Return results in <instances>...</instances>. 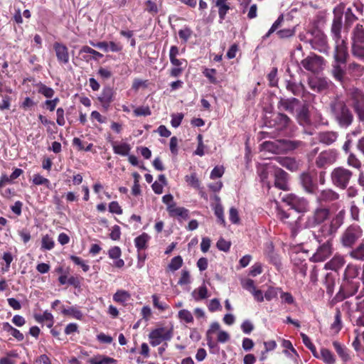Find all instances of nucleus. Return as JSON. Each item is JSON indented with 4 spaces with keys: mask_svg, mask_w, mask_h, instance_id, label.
<instances>
[{
    "mask_svg": "<svg viewBox=\"0 0 364 364\" xmlns=\"http://www.w3.org/2000/svg\"><path fill=\"white\" fill-rule=\"evenodd\" d=\"M153 304L154 307L161 311H164L168 309V305L159 301V298L156 294L152 295Z\"/></svg>",
    "mask_w": 364,
    "mask_h": 364,
    "instance_id": "57",
    "label": "nucleus"
},
{
    "mask_svg": "<svg viewBox=\"0 0 364 364\" xmlns=\"http://www.w3.org/2000/svg\"><path fill=\"white\" fill-rule=\"evenodd\" d=\"M336 139L337 134L335 132H323L319 134L320 141L326 144H331L333 143Z\"/></svg>",
    "mask_w": 364,
    "mask_h": 364,
    "instance_id": "36",
    "label": "nucleus"
},
{
    "mask_svg": "<svg viewBox=\"0 0 364 364\" xmlns=\"http://www.w3.org/2000/svg\"><path fill=\"white\" fill-rule=\"evenodd\" d=\"M191 294L194 300L197 301L206 299L209 296L208 290L205 284L195 289Z\"/></svg>",
    "mask_w": 364,
    "mask_h": 364,
    "instance_id": "29",
    "label": "nucleus"
},
{
    "mask_svg": "<svg viewBox=\"0 0 364 364\" xmlns=\"http://www.w3.org/2000/svg\"><path fill=\"white\" fill-rule=\"evenodd\" d=\"M186 181L191 186L198 188L200 186V182L196 177V173H192L189 176H186Z\"/></svg>",
    "mask_w": 364,
    "mask_h": 364,
    "instance_id": "55",
    "label": "nucleus"
},
{
    "mask_svg": "<svg viewBox=\"0 0 364 364\" xmlns=\"http://www.w3.org/2000/svg\"><path fill=\"white\" fill-rule=\"evenodd\" d=\"M113 99V91L110 87L105 88L100 96L99 97L100 102L104 107H107Z\"/></svg>",
    "mask_w": 364,
    "mask_h": 364,
    "instance_id": "27",
    "label": "nucleus"
},
{
    "mask_svg": "<svg viewBox=\"0 0 364 364\" xmlns=\"http://www.w3.org/2000/svg\"><path fill=\"white\" fill-rule=\"evenodd\" d=\"M213 209H214L215 215L217 216L218 221L221 224L225 225V217H224V213H223V208L222 205L220 204V203H215Z\"/></svg>",
    "mask_w": 364,
    "mask_h": 364,
    "instance_id": "47",
    "label": "nucleus"
},
{
    "mask_svg": "<svg viewBox=\"0 0 364 364\" xmlns=\"http://www.w3.org/2000/svg\"><path fill=\"white\" fill-rule=\"evenodd\" d=\"M321 358L326 364H333L335 358L332 353L326 348L321 350Z\"/></svg>",
    "mask_w": 364,
    "mask_h": 364,
    "instance_id": "42",
    "label": "nucleus"
},
{
    "mask_svg": "<svg viewBox=\"0 0 364 364\" xmlns=\"http://www.w3.org/2000/svg\"><path fill=\"white\" fill-rule=\"evenodd\" d=\"M337 159V154L332 150L321 152L316 159V164L318 167L323 168L334 163Z\"/></svg>",
    "mask_w": 364,
    "mask_h": 364,
    "instance_id": "13",
    "label": "nucleus"
},
{
    "mask_svg": "<svg viewBox=\"0 0 364 364\" xmlns=\"http://www.w3.org/2000/svg\"><path fill=\"white\" fill-rule=\"evenodd\" d=\"M265 149L273 153H282L295 148L294 144L287 140H276L273 141H265L263 143Z\"/></svg>",
    "mask_w": 364,
    "mask_h": 364,
    "instance_id": "6",
    "label": "nucleus"
},
{
    "mask_svg": "<svg viewBox=\"0 0 364 364\" xmlns=\"http://www.w3.org/2000/svg\"><path fill=\"white\" fill-rule=\"evenodd\" d=\"M333 114L341 127H348L353 121V115L343 102L336 101L331 105Z\"/></svg>",
    "mask_w": 364,
    "mask_h": 364,
    "instance_id": "2",
    "label": "nucleus"
},
{
    "mask_svg": "<svg viewBox=\"0 0 364 364\" xmlns=\"http://www.w3.org/2000/svg\"><path fill=\"white\" fill-rule=\"evenodd\" d=\"M112 148L114 153L120 156H129L131 146L125 142H113Z\"/></svg>",
    "mask_w": 364,
    "mask_h": 364,
    "instance_id": "24",
    "label": "nucleus"
},
{
    "mask_svg": "<svg viewBox=\"0 0 364 364\" xmlns=\"http://www.w3.org/2000/svg\"><path fill=\"white\" fill-rule=\"evenodd\" d=\"M135 116H149L151 114V110L149 107H139L134 109Z\"/></svg>",
    "mask_w": 364,
    "mask_h": 364,
    "instance_id": "60",
    "label": "nucleus"
},
{
    "mask_svg": "<svg viewBox=\"0 0 364 364\" xmlns=\"http://www.w3.org/2000/svg\"><path fill=\"white\" fill-rule=\"evenodd\" d=\"M150 240V236L146 233L143 232L139 236L136 237L134 239V244L138 250H144L147 247V243Z\"/></svg>",
    "mask_w": 364,
    "mask_h": 364,
    "instance_id": "31",
    "label": "nucleus"
},
{
    "mask_svg": "<svg viewBox=\"0 0 364 364\" xmlns=\"http://www.w3.org/2000/svg\"><path fill=\"white\" fill-rule=\"evenodd\" d=\"M183 264V259L181 256H176L171 259L168 265V269L171 272H175L180 269Z\"/></svg>",
    "mask_w": 364,
    "mask_h": 364,
    "instance_id": "40",
    "label": "nucleus"
},
{
    "mask_svg": "<svg viewBox=\"0 0 364 364\" xmlns=\"http://www.w3.org/2000/svg\"><path fill=\"white\" fill-rule=\"evenodd\" d=\"M350 255L358 260H364V244L360 245L358 247L350 252Z\"/></svg>",
    "mask_w": 364,
    "mask_h": 364,
    "instance_id": "43",
    "label": "nucleus"
},
{
    "mask_svg": "<svg viewBox=\"0 0 364 364\" xmlns=\"http://www.w3.org/2000/svg\"><path fill=\"white\" fill-rule=\"evenodd\" d=\"M228 0H216L215 6L218 8V15L221 20H223L230 10V7L228 4Z\"/></svg>",
    "mask_w": 364,
    "mask_h": 364,
    "instance_id": "32",
    "label": "nucleus"
},
{
    "mask_svg": "<svg viewBox=\"0 0 364 364\" xmlns=\"http://www.w3.org/2000/svg\"><path fill=\"white\" fill-rule=\"evenodd\" d=\"M272 161L279 164L282 166L291 171L298 168V163L294 159L290 157L277 156L272 159Z\"/></svg>",
    "mask_w": 364,
    "mask_h": 364,
    "instance_id": "20",
    "label": "nucleus"
},
{
    "mask_svg": "<svg viewBox=\"0 0 364 364\" xmlns=\"http://www.w3.org/2000/svg\"><path fill=\"white\" fill-rule=\"evenodd\" d=\"M79 54L85 62H90L92 59L98 60L103 56L102 53L87 46H82Z\"/></svg>",
    "mask_w": 364,
    "mask_h": 364,
    "instance_id": "17",
    "label": "nucleus"
},
{
    "mask_svg": "<svg viewBox=\"0 0 364 364\" xmlns=\"http://www.w3.org/2000/svg\"><path fill=\"white\" fill-rule=\"evenodd\" d=\"M109 210L110 213L117 215L122 213V209L117 201H112L109 204Z\"/></svg>",
    "mask_w": 364,
    "mask_h": 364,
    "instance_id": "63",
    "label": "nucleus"
},
{
    "mask_svg": "<svg viewBox=\"0 0 364 364\" xmlns=\"http://www.w3.org/2000/svg\"><path fill=\"white\" fill-rule=\"evenodd\" d=\"M183 118V114L182 113L173 114L171 115V124L172 127L176 128L179 127L181 124L182 119Z\"/></svg>",
    "mask_w": 364,
    "mask_h": 364,
    "instance_id": "59",
    "label": "nucleus"
},
{
    "mask_svg": "<svg viewBox=\"0 0 364 364\" xmlns=\"http://www.w3.org/2000/svg\"><path fill=\"white\" fill-rule=\"evenodd\" d=\"M345 65L341 63V62L335 61L333 65V75L334 77L338 80L341 81L344 74H345Z\"/></svg>",
    "mask_w": 364,
    "mask_h": 364,
    "instance_id": "33",
    "label": "nucleus"
},
{
    "mask_svg": "<svg viewBox=\"0 0 364 364\" xmlns=\"http://www.w3.org/2000/svg\"><path fill=\"white\" fill-rule=\"evenodd\" d=\"M329 240H326L323 244L320 245L314 254L311 257L313 262H321L325 261L332 255V247Z\"/></svg>",
    "mask_w": 364,
    "mask_h": 364,
    "instance_id": "9",
    "label": "nucleus"
},
{
    "mask_svg": "<svg viewBox=\"0 0 364 364\" xmlns=\"http://www.w3.org/2000/svg\"><path fill=\"white\" fill-rule=\"evenodd\" d=\"M270 166H276L275 163H274L272 161L270 163L262 165L258 168V173H259L261 181L264 184H266L268 188L270 187V183H271L270 178H273V176H274L273 172L267 171V169Z\"/></svg>",
    "mask_w": 364,
    "mask_h": 364,
    "instance_id": "15",
    "label": "nucleus"
},
{
    "mask_svg": "<svg viewBox=\"0 0 364 364\" xmlns=\"http://www.w3.org/2000/svg\"><path fill=\"white\" fill-rule=\"evenodd\" d=\"M345 213L343 210H341L331 220L329 233L332 234L336 232L338 228L342 225L343 222Z\"/></svg>",
    "mask_w": 364,
    "mask_h": 364,
    "instance_id": "28",
    "label": "nucleus"
},
{
    "mask_svg": "<svg viewBox=\"0 0 364 364\" xmlns=\"http://www.w3.org/2000/svg\"><path fill=\"white\" fill-rule=\"evenodd\" d=\"M281 289L270 287L264 293V298L267 301H271L277 297L279 293H280Z\"/></svg>",
    "mask_w": 364,
    "mask_h": 364,
    "instance_id": "45",
    "label": "nucleus"
},
{
    "mask_svg": "<svg viewBox=\"0 0 364 364\" xmlns=\"http://www.w3.org/2000/svg\"><path fill=\"white\" fill-rule=\"evenodd\" d=\"M56 57L59 63L66 64L69 61L68 48L60 43H55L53 46Z\"/></svg>",
    "mask_w": 364,
    "mask_h": 364,
    "instance_id": "18",
    "label": "nucleus"
},
{
    "mask_svg": "<svg viewBox=\"0 0 364 364\" xmlns=\"http://www.w3.org/2000/svg\"><path fill=\"white\" fill-rule=\"evenodd\" d=\"M280 298L282 299V303L288 304H292L294 303V299L293 296L289 292H284L281 290Z\"/></svg>",
    "mask_w": 364,
    "mask_h": 364,
    "instance_id": "56",
    "label": "nucleus"
},
{
    "mask_svg": "<svg viewBox=\"0 0 364 364\" xmlns=\"http://www.w3.org/2000/svg\"><path fill=\"white\" fill-rule=\"evenodd\" d=\"M347 164L348 166L354 167L358 169L360 168L361 166L360 161L353 154H349V156L348 157V160H347Z\"/></svg>",
    "mask_w": 364,
    "mask_h": 364,
    "instance_id": "54",
    "label": "nucleus"
},
{
    "mask_svg": "<svg viewBox=\"0 0 364 364\" xmlns=\"http://www.w3.org/2000/svg\"><path fill=\"white\" fill-rule=\"evenodd\" d=\"M298 121L300 124L304 126L307 124H309V117L307 110L305 107H302L301 110L299 111L298 116H297Z\"/></svg>",
    "mask_w": 364,
    "mask_h": 364,
    "instance_id": "51",
    "label": "nucleus"
},
{
    "mask_svg": "<svg viewBox=\"0 0 364 364\" xmlns=\"http://www.w3.org/2000/svg\"><path fill=\"white\" fill-rule=\"evenodd\" d=\"M18 353L13 350L7 353L6 356L1 358L0 360V364H15V361L12 358H17Z\"/></svg>",
    "mask_w": 364,
    "mask_h": 364,
    "instance_id": "52",
    "label": "nucleus"
},
{
    "mask_svg": "<svg viewBox=\"0 0 364 364\" xmlns=\"http://www.w3.org/2000/svg\"><path fill=\"white\" fill-rule=\"evenodd\" d=\"M346 263V260L343 256L340 255H335L333 257L326 262L324 265V269L338 271Z\"/></svg>",
    "mask_w": 364,
    "mask_h": 364,
    "instance_id": "19",
    "label": "nucleus"
},
{
    "mask_svg": "<svg viewBox=\"0 0 364 364\" xmlns=\"http://www.w3.org/2000/svg\"><path fill=\"white\" fill-rule=\"evenodd\" d=\"M352 53L353 56L364 62V46L353 43Z\"/></svg>",
    "mask_w": 364,
    "mask_h": 364,
    "instance_id": "41",
    "label": "nucleus"
},
{
    "mask_svg": "<svg viewBox=\"0 0 364 364\" xmlns=\"http://www.w3.org/2000/svg\"><path fill=\"white\" fill-rule=\"evenodd\" d=\"M302 66L312 73H318L323 68V59L321 57L312 54L301 61Z\"/></svg>",
    "mask_w": 364,
    "mask_h": 364,
    "instance_id": "10",
    "label": "nucleus"
},
{
    "mask_svg": "<svg viewBox=\"0 0 364 364\" xmlns=\"http://www.w3.org/2000/svg\"><path fill=\"white\" fill-rule=\"evenodd\" d=\"M348 56L347 46L343 40H339L336 42L334 58L335 61L341 62L345 65Z\"/></svg>",
    "mask_w": 364,
    "mask_h": 364,
    "instance_id": "14",
    "label": "nucleus"
},
{
    "mask_svg": "<svg viewBox=\"0 0 364 364\" xmlns=\"http://www.w3.org/2000/svg\"><path fill=\"white\" fill-rule=\"evenodd\" d=\"M55 246V242L48 235H43L41 239V249L43 250H50Z\"/></svg>",
    "mask_w": 364,
    "mask_h": 364,
    "instance_id": "38",
    "label": "nucleus"
},
{
    "mask_svg": "<svg viewBox=\"0 0 364 364\" xmlns=\"http://www.w3.org/2000/svg\"><path fill=\"white\" fill-rule=\"evenodd\" d=\"M208 308L210 312H215L216 311H220L222 309V306L218 299H213L210 301Z\"/></svg>",
    "mask_w": 364,
    "mask_h": 364,
    "instance_id": "53",
    "label": "nucleus"
},
{
    "mask_svg": "<svg viewBox=\"0 0 364 364\" xmlns=\"http://www.w3.org/2000/svg\"><path fill=\"white\" fill-rule=\"evenodd\" d=\"M224 173V168L223 166H215L210 173V178L215 179L220 178Z\"/></svg>",
    "mask_w": 364,
    "mask_h": 364,
    "instance_id": "64",
    "label": "nucleus"
},
{
    "mask_svg": "<svg viewBox=\"0 0 364 364\" xmlns=\"http://www.w3.org/2000/svg\"><path fill=\"white\" fill-rule=\"evenodd\" d=\"M131 298L130 294L125 290H117L113 295V300L119 304L124 305Z\"/></svg>",
    "mask_w": 364,
    "mask_h": 364,
    "instance_id": "30",
    "label": "nucleus"
},
{
    "mask_svg": "<svg viewBox=\"0 0 364 364\" xmlns=\"http://www.w3.org/2000/svg\"><path fill=\"white\" fill-rule=\"evenodd\" d=\"M333 345L339 356L344 361H347L349 359V356L346 353V349L337 341H334Z\"/></svg>",
    "mask_w": 364,
    "mask_h": 364,
    "instance_id": "46",
    "label": "nucleus"
},
{
    "mask_svg": "<svg viewBox=\"0 0 364 364\" xmlns=\"http://www.w3.org/2000/svg\"><path fill=\"white\" fill-rule=\"evenodd\" d=\"M242 287L250 293L256 288L254 281L250 279H245L241 281Z\"/></svg>",
    "mask_w": 364,
    "mask_h": 364,
    "instance_id": "58",
    "label": "nucleus"
},
{
    "mask_svg": "<svg viewBox=\"0 0 364 364\" xmlns=\"http://www.w3.org/2000/svg\"><path fill=\"white\" fill-rule=\"evenodd\" d=\"M275 204H276V208H277V218L281 221H282L284 223L287 224L292 230L297 228V227H298L297 220H288V219L290 218V215L289 213H286L285 211H284L283 210H282L278 206V203L277 201H275Z\"/></svg>",
    "mask_w": 364,
    "mask_h": 364,
    "instance_id": "21",
    "label": "nucleus"
},
{
    "mask_svg": "<svg viewBox=\"0 0 364 364\" xmlns=\"http://www.w3.org/2000/svg\"><path fill=\"white\" fill-rule=\"evenodd\" d=\"M36 87H38V92L47 98H51L54 95L53 89L41 82L37 84Z\"/></svg>",
    "mask_w": 364,
    "mask_h": 364,
    "instance_id": "39",
    "label": "nucleus"
},
{
    "mask_svg": "<svg viewBox=\"0 0 364 364\" xmlns=\"http://www.w3.org/2000/svg\"><path fill=\"white\" fill-rule=\"evenodd\" d=\"M230 242L225 240L223 238H220L217 242V247L222 251L228 252L230 247Z\"/></svg>",
    "mask_w": 364,
    "mask_h": 364,
    "instance_id": "62",
    "label": "nucleus"
},
{
    "mask_svg": "<svg viewBox=\"0 0 364 364\" xmlns=\"http://www.w3.org/2000/svg\"><path fill=\"white\" fill-rule=\"evenodd\" d=\"M173 337V327H159L152 330L149 335V342L152 346L159 345L163 341H169Z\"/></svg>",
    "mask_w": 364,
    "mask_h": 364,
    "instance_id": "4",
    "label": "nucleus"
},
{
    "mask_svg": "<svg viewBox=\"0 0 364 364\" xmlns=\"http://www.w3.org/2000/svg\"><path fill=\"white\" fill-rule=\"evenodd\" d=\"M70 259L77 266H80L82 270L86 272L90 269V266L87 263L79 257L71 255Z\"/></svg>",
    "mask_w": 364,
    "mask_h": 364,
    "instance_id": "50",
    "label": "nucleus"
},
{
    "mask_svg": "<svg viewBox=\"0 0 364 364\" xmlns=\"http://www.w3.org/2000/svg\"><path fill=\"white\" fill-rule=\"evenodd\" d=\"M352 175L350 170L342 166L336 167L331 173L332 183L339 188L345 189L348 186Z\"/></svg>",
    "mask_w": 364,
    "mask_h": 364,
    "instance_id": "3",
    "label": "nucleus"
},
{
    "mask_svg": "<svg viewBox=\"0 0 364 364\" xmlns=\"http://www.w3.org/2000/svg\"><path fill=\"white\" fill-rule=\"evenodd\" d=\"M178 318L181 322L191 323L193 322L192 313L187 309H181L178 313Z\"/></svg>",
    "mask_w": 364,
    "mask_h": 364,
    "instance_id": "37",
    "label": "nucleus"
},
{
    "mask_svg": "<svg viewBox=\"0 0 364 364\" xmlns=\"http://www.w3.org/2000/svg\"><path fill=\"white\" fill-rule=\"evenodd\" d=\"M32 181L35 185H45L48 188H50V183L49 180L43 177L40 174H35L33 177Z\"/></svg>",
    "mask_w": 364,
    "mask_h": 364,
    "instance_id": "49",
    "label": "nucleus"
},
{
    "mask_svg": "<svg viewBox=\"0 0 364 364\" xmlns=\"http://www.w3.org/2000/svg\"><path fill=\"white\" fill-rule=\"evenodd\" d=\"M359 269L357 266L349 264L347 265L343 275V287L349 294H355L360 286L358 277Z\"/></svg>",
    "mask_w": 364,
    "mask_h": 364,
    "instance_id": "1",
    "label": "nucleus"
},
{
    "mask_svg": "<svg viewBox=\"0 0 364 364\" xmlns=\"http://www.w3.org/2000/svg\"><path fill=\"white\" fill-rule=\"evenodd\" d=\"M362 230L358 225H351L343 232L341 242L345 247H350L361 237Z\"/></svg>",
    "mask_w": 364,
    "mask_h": 364,
    "instance_id": "8",
    "label": "nucleus"
},
{
    "mask_svg": "<svg viewBox=\"0 0 364 364\" xmlns=\"http://www.w3.org/2000/svg\"><path fill=\"white\" fill-rule=\"evenodd\" d=\"M178 283L180 285H184L191 283V276L188 271L185 269L182 270L181 276Z\"/></svg>",
    "mask_w": 364,
    "mask_h": 364,
    "instance_id": "61",
    "label": "nucleus"
},
{
    "mask_svg": "<svg viewBox=\"0 0 364 364\" xmlns=\"http://www.w3.org/2000/svg\"><path fill=\"white\" fill-rule=\"evenodd\" d=\"M90 364H117V360L104 355H97L89 359Z\"/></svg>",
    "mask_w": 364,
    "mask_h": 364,
    "instance_id": "25",
    "label": "nucleus"
},
{
    "mask_svg": "<svg viewBox=\"0 0 364 364\" xmlns=\"http://www.w3.org/2000/svg\"><path fill=\"white\" fill-rule=\"evenodd\" d=\"M309 85L314 91L323 92L329 87L331 82L325 78L312 77L309 79Z\"/></svg>",
    "mask_w": 364,
    "mask_h": 364,
    "instance_id": "16",
    "label": "nucleus"
},
{
    "mask_svg": "<svg viewBox=\"0 0 364 364\" xmlns=\"http://www.w3.org/2000/svg\"><path fill=\"white\" fill-rule=\"evenodd\" d=\"M329 216V210L325 208H318L306 221V227L311 228L324 222Z\"/></svg>",
    "mask_w": 364,
    "mask_h": 364,
    "instance_id": "12",
    "label": "nucleus"
},
{
    "mask_svg": "<svg viewBox=\"0 0 364 364\" xmlns=\"http://www.w3.org/2000/svg\"><path fill=\"white\" fill-rule=\"evenodd\" d=\"M282 201L299 213L306 212L309 210L308 201L304 198L298 197L292 193L284 196Z\"/></svg>",
    "mask_w": 364,
    "mask_h": 364,
    "instance_id": "5",
    "label": "nucleus"
},
{
    "mask_svg": "<svg viewBox=\"0 0 364 364\" xmlns=\"http://www.w3.org/2000/svg\"><path fill=\"white\" fill-rule=\"evenodd\" d=\"M338 197V194L331 189L325 190L321 193V198L324 200H336Z\"/></svg>",
    "mask_w": 364,
    "mask_h": 364,
    "instance_id": "44",
    "label": "nucleus"
},
{
    "mask_svg": "<svg viewBox=\"0 0 364 364\" xmlns=\"http://www.w3.org/2000/svg\"><path fill=\"white\" fill-rule=\"evenodd\" d=\"M122 255L121 249L117 247H113L108 251L109 257L114 261V266L117 268H122L124 265V261L120 259Z\"/></svg>",
    "mask_w": 364,
    "mask_h": 364,
    "instance_id": "22",
    "label": "nucleus"
},
{
    "mask_svg": "<svg viewBox=\"0 0 364 364\" xmlns=\"http://www.w3.org/2000/svg\"><path fill=\"white\" fill-rule=\"evenodd\" d=\"M301 182L304 189L309 193H313L315 184L313 182L312 176L308 173H304L301 176Z\"/></svg>",
    "mask_w": 364,
    "mask_h": 364,
    "instance_id": "26",
    "label": "nucleus"
},
{
    "mask_svg": "<svg viewBox=\"0 0 364 364\" xmlns=\"http://www.w3.org/2000/svg\"><path fill=\"white\" fill-rule=\"evenodd\" d=\"M166 210L171 217L186 219L188 217V210L183 207H178L176 205L166 208Z\"/></svg>",
    "mask_w": 364,
    "mask_h": 364,
    "instance_id": "23",
    "label": "nucleus"
},
{
    "mask_svg": "<svg viewBox=\"0 0 364 364\" xmlns=\"http://www.w3.org/2000/svg\"><path fill=\"white\" fill-rule=\"evenodd\" d=\"M353 43H364V27L357 25L353 31Z\"/></svg>",
    "mask_w": 364,
    "mask_h": 364,
    "instance_id": "34",
    "label": "nucleus"
},
{
    "mask_svg": "<svg viewBox=\"0 0 364 364\" xmlns=\"http://www.w3.org/2000/svg\"><path fill=\"white\" fill-rule=\"evenodd\" d=\"M62 313L64 315L70 316L77 320H81L82 318V312L75 306H71L69 308H63Z\"/></svg>",
    "mask_w": 364,
    "mask_h": 364,
    "instance_id": "35",
    "label": "nucleus"
},
{
    "mask_svg": "<svg viewBox=\"0 0 364 364\" xmlns=\"http://www.w3.org/2000/svg\"><path fill=\"white\" fill-rule=\"evenodd\" d=\"M325 285L326 287V291L328 294L331 295L334 291V287L336 285L335 279L333 277L328 274L326 277Z\"/></svg>",
    "mask_w": 364,
    "mask_h": 364,
    "instance_id": "48",
    "label": "nucleus"
},
{
    "mask_svg": "<svg viewBox=\"0 0 364 364\" xmlns=\"http://www.w3.org/2000/svg\"><path fill=\"white\" fill-rule=\"evenodd\" d=\"M352 105L358 118L364 121V95L358 89H353L350 92Z\"/></svg>",
    "mask_w": 364,
    "mask_h": 364,
    "instance_id": "7",
    "label": "nucleus"
},
{
    "mask_svg": "<svg viewBox=\"0 0 364 364\" xmlns=\"http://www.w3.org/2000/svg\"><path fill=\"white\" fill-rule=\"evenodd\" d=\"M267 171L274 173V183L277 188L284 191L288 189L287 173L285 171L277 166H270Z\"/></svg>",
    "mask_w": 364,
    "mask_h": 364,
    "instance_id": "11",
    "label": "nucleus"
}]
</instances>
